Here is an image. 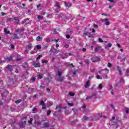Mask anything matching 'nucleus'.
I'll use <instances>...</instances> for the list:
<instances>
[{
  "label": "nucleus",
  "instance_id": "1",
  "mask_svg": "<svg viewBox=\"0 0 129 129\" xmlns=\"http://www.w3.org/2000/svg\"><path fill=\"white\" fill-rule=\"evenodd\" d=\"M24 28H21L20 29H16L15 30V32L16 33H19V35L18 34H14V37L15 39H21L22 37L24 35L23 34V32H24Z\"/></svg>",
  "mask_w": 129,
  "mask_h": 129
},
{
  "label": "nucleus",
  "instance_id": "2",
  "mask_svg": "<svg viewBox=\"0 0 129 129\" xmlns=\"http://www.w3.org/2000/svg\"><path fill=\"white\" fill-rule=\"evenodd\" d=\"M103 71H108V69L106 68L105 69H103V70H101L99 71V73L100 74H104V76H103L104 79H107L108 76L106 74L102 73V72H103Z\"/></svg>",
  "mask_w": 129,
  "mask_h": 129
},
{
  "label": "nucleus",
  "instance_id": "3",
  "mask_svg": "<svg viewBox=\"0 0 129 129\" xmlns=\"http://www.w3.org/2000/svg\"><path fill=\"white\" fill-rule=\"evenodd\" d=\"M61 108H62V105H58L56 106V111L54 112L53 115H56L58 112H60L61 111Z\"/></svg>",
  "mask_w": 129,
  "mask_h": 129
},
{
  "label": "nucleus",
  "instance_id": "4",
  "mask_svg": "<svg viewBox=\"0 0 129 129\" xmlns=\"http://www.w3.org/2000/svg\"><path fill=\"white\" fill-rule=\"evenodd\" d=\"M50 51H51V52H53V53H55L56 54H57V53H59V50L55 49L54 47V45L51 46Z\"/></svg>",
  "mask_w": 129,
  "mask_h": 129
},
{
  "label": "nucleus",
  "instance_id": "5",
  "mask_svg": "<svg viewBox=\"0 0 129 129\" xmlns=\"http://www.w3.org/2000/svg\"><path fill=\"white\" fill-rule=\"evenodd\" d=\"M101 21L103 23H105L106 26H108L109 25V21H108V19H101Z\"/></svg>",
  "mask_w": 129,
  "mask_h": 129
},
{
  "label": "nucleus",
  "instance_id": "6",
  "mask_svg": "<svg viewBox=\"0 0 129 129\" xmlns=\"http://www.w3.org/2000/svg\"><path fill=\"white\" fill-rule=\"evenodd\" d=\"M40 105H42V109H46V104H45V102H44L43 101H40Z\"/></svg>",
  "mask_w": 129,
  "mask_h": 129
},
{
  "label": "nucleus",
  "instance_id": "7",
  "mask_svg": "<svg viewBox=\"0 0 129 129\" xmlns=\"http://www.w3.org/2000/svg\"><path fill=\"white\" fill-rule=\"evenodd\" d=\"M116 68H117V70H118V71L119 75L120 76H121V75H122V72H121V70L120 69V67L117 66L116 67Z\"/></svg>",
  "mask_w": 129,
  "mask_h": 129
},
{
  "label": "nucleus",
  "instance_id": "8",
  "mask_svg": "<svg viewBox=\"0 0 129 129\" xmlns=\"http://www.w3.org/2000/svg\"><path fill=\"white\" fill-rule=\"evenodd\" d=\"M5 68L9 71H12V70H13V69H14V68L13 67V66H12L11 65H8V66H6Z\"/></svg>",
  "mask_w": 129,
  "mask_h": 129
},
{
  "label": "nucleus",
  "instance_id": "9",
  "mask_svg": "<svg viewBox=\"0 0 129 129\" xmlns=\"http://www.w3.org/2000/svg\"><path fill=\"white\" fill-rule=\"evenodd\" d=\"M8 95H9V92H8V91L7 90H5V91H4L3 93H2L1 94V95H2V96H5V97H7Z\"/></svg>",
  "mask_w": 129,
  "mask_h": 129
},
{
  "label": "nucleus",
  "instance_id": "10",
  "mask_svg": "<svg viewBox=\"0 0 129 129\" xmlns=\"http://www.w3.org/2000/svg\"><path fill=\"white\" fill-rule=\"evenodd\" d=\"M26 123H27L26 121L19 123V125L20 127H25V125H26Z\"/></svg>",
  "mask_w": 129,
  "mask_h": 129
},
{
  "label": "nucleus",
  "instance_id": "11",
  "mask_svg": "<svg viewBox=\"0 0 129 129\" xmlns=\"http://www.w3.org/2000/svg\"><path fill=\"white\" fill-rule=\"evenodd\" d=\"M100 50H103L101 46H98V47L95 48V53H97V52H98V51H100Z\"/></svg>",
  "mask_w": 129,
  "mask_h": 129
},
{
  "label": "nucleus",
  "instance_id": "12",
  "mask_svg": "<svg viewBox=\"0 0 129 129\" xmlns=\"http://www.w3.org/2000/svg\"><path fill=\"white\" fill-rule=\"evenodd\" d=\"M14 20L15 21L16 24H19L20 23V18L19 17H14Z\"/></svg>",
  "mask_w": 129,
  "mask_h": 129
},
{
  "label": "nucleus",
  "instance_id": "13",
  "mask_svg": "<svg viewBox=\"0 0 129 129\" xmlns=\"http://www.w3.org/2000/svg\"><path fill=\"white\" fill-rule=\"evenodd\" d=\"M55 7H56L57 10H60V3L56 2Z\"/></svg>",
  "mask_w": 129,
  "mask_h": 129
},
{
  "label": "nucleus",
  "instance_id": "14",
  "mask_svg": "<svg viewBox=\"0 0 129 129\" xmlns=\"http://www.w3.org/2000/svg\"><path fill=\"white\" fill-rule=\"evenodd\" d=\"M63 80H64V77H62V76L58 77V81H59V82H62V81H63Z\"/></svg>",
  "mask_w": 129,
  "mask_h": 129
},
{
  "label": "nucleus",
  "instance_id": "15",
  "mask_svg": "<svg viewBox=\"0 0 129 129\" xmlns=\"http://www.w3.org/2000/svg\"><path fill=\"white\" fill-rule=\"evenodd\" d=\"M64 5L67 8H70V7H71V4L67 2H64Z\"/></svg>",
  "mask_w": 129,
  "mask_h": 129
},
{
  "label": "nucleus",
  "instance_id": "16",
  "mask_svg": "<svg viewBox=\"0 0 129 129\" xmlns=\"http://www.w3.org/2000/svg\"><path fill=\"white\" fill-rule=\"evenodd\" d=\"M89 85H90V81H88L85 84V88H87L89 86Z\"/></svg>",
  "mask_w": 129,
  "mask_h": 129
},
{
  "label": "nucleus",
  "instance_id": "17",
  "mask_svg": "<svg viewBox=\"0 0 129 129\" xmlns=\"http://www.w3.org/2000/svg\"><path fill=\"white\" fill-rule=\"evenodd\" d=\"M43 126L44 127H48L50 126V124L48 122H44L43 124Z\"/></svg>",
  "mask_w": 129,
  "mask_h": 129
},
{
  "label": "nucleus",
  "instance_id": "18",
  "mask_svg": "<svg viewBox=\"0 0 129 129\" xmlns=\"http://www.w3.org/2000/svg\"><path fill=\"white\" fill-rule=\"evenodd\" d=\"M7 60L8 61H12L13 60V56L11 55L9 57H7Z\"/></svg>",
  "mask_w": 129,
  "mask_h": 129
},
{
  "label": "nucleus",
  "instance_id": "19",
  "mask_svg": "<svg viewBox=\"0 0 129 129\" xmlns=\"http://www.w3.org/2000/svg\"><path fill=\"white\" fill-rule=\"evenodd\" d=\"M36 40L38 42H40L42 40V37L39 36L37 37Z\"/></svg>",
  "mask_w": 129,
  "mask_h": 129
},
{
  "label": "nucleus",
  "instance_id": "20",
  "mask_svg": "<svg viewBox=\"0 0 129 129\" xmlns=\"http://www.w3.org/2000/svg\"><path fill=\"white\" fill-rule=\"evenodd\" d=\"M103 88V85H102V84H100L99 85V89H100V90H101V89H102Z\"/></svg>",
  "mask_w": 129,
  "mask_h": 129
},
{
  "label": "nucleus",
  "instance_id": "21",
  "mask_svg": "<svg viewBox=\"0 0 129 129\" xmlns=\"http://www.w3.org/2000/svg\"><path fill=\"white\" fill-rule=\"evenodd\" d=\"M41 62L43 64H47V63H48V60H44V59H42Z\"/></svg>",
  "mask_w": 129,
  "mask_h": 129
},
{
  "label": "nucleus",
  "instance_id": "22",
  "mask_svg": "<svg viewBox=\"0 0 129 129\" xmlns=\"http://www.w3.org/2000/svg\"><path fill=\"white\" fill-rule=\"evenodd\" d=\"M36 48V49H37V50H40V49H41L42 46L40 45H37Z\"/></svg>",
  "mask_w": 129,
  "mask_h": 129
},
{
  "label": "nucleus",
  "instance_id": "23",
  "mask_svg": "<svg viewBox=\"0 0 129 129\" xmlns=\"http://www.w3.org/2000/svg\"><path fill=\"white\" fill-rule=\"evenodd\" d=\"M56 75H58L59 76H61L62 75V72L58 71L57 73H56Z\"/></svg>",
  "mask_w": 129,
  "mask_h": 129
},
{
  "label": "nucleus",
  "instance_id": "24",
  "mask_svg": "<svg viewBox=\"0 0 129 129\" xmlns=\"http://www.w3.org/2000/svg\"><path fill=\"white\" fill-rule=\"evenodd\" d=\"M34 67L35 68L40 67V63H34Z\"/></svg>",
  "mask_w": 129,
  "mask_h": 129
},
{
  "label": "nucleus",
  "instance_id": "25",
  "mask_svg": "<svg viewBox=\"0 0 129 129\" xmlns=\"http://www.w3.org/2000/svg\"><path fill=\"white\" fill-rule=\"evenodd\" d=\"M53 104V103L51 101L47 102V105L48 106H51V105Z\"/></svg>",
  "mask_w": 129,
  "mask_h": 129
},
{
  "label": "nucleus",
  "instance_id": "26",
  "mask_svg": "<svg viewBox=\"0 0 129 129\" xmlns=\"http://www.w3.org/2000/svg\"><path fill=\"white\" fill-rule=\"evenodd\" d=\"M82 108L83 109V111L84 112H85V111H86V106H85V105H84L82 106Z\"/></svg>",
  "mask_w": 129,
  "mask_h": 129
},
{
  "label": "nucleus",
  "instance_id": "27",
  "mask_svg": "<svg viewBox=\"0 0 129 129\" xmlns=\"http://www.w3.org/2000/svg\"><path fill=\"white\" fill-rule=\"evenodd\" d=\"M99 61H100V59L98 57H97L95 60H93V62H98Z\"/></svg>",
  "mask_w": 129,
  "mask_h": 129
},
{
  "label": "nucleus",
  "instance_id": "28",
  "mask_svg": "<svg viewBox=\"0 0 129 129\" xmlns=\"http://www.w3.org/2000/svg\"><path fill=\"white\" fill-rule=\"evenodd\" d=\"M4 32L6 33V34H10V31H8V29H4Z\"/></svg>",
  "mask_w": 129,
  "mask_h": 129
},
{
  "label": "nucleus",
  "instance_id": "29",
  "mask_svg": "<svg viewBox=\"0 0 129 129\" xmlns=\"http://www.w3.org/2000/svg\"><path fill=\"white\" fill-rule=\"evenodd\" d=\"M33 113H36L37 112V108H34L32 110Z\"/></svg>",
  "mask_w": 129,
  "mask_h": 129
},
{
  "label": "nucleus",
  "instance_id": "30",
  "mask_svg": "<svg viewBox=\"0 0 129 129\" xmlns=\"http://www.w3.org/2000/svg\"><path fill=\"white\" fill-rule=\"evenodd\" d=\"M84 120H88V117L86 116H84L83 117Z\"/></svg>",
  "mask_w": 129,
  "mask_h": 129
},
{
  "label": "nucleus",
  "instance_id": "31",
  "mask_svg": "<svg viewBox=\"0 0 129 129\" xmlns=\"http://www.w3.org/2000/svg\"><path fill=\"white\" fill-rule=\"evenodd\" d=\"M97 116H99V117H104V118H106V116H105V115L102 116V115H99L97 114Z\"/></svg>",
  "mask_w": 129,
  "mask_h": 129
},
{
  "label": "nucleus",
  "instance_id": "32",
  "mask_svg": "<svg viewBox=\"0 0 129 129\" xmlns=\"http://www.w3.org/2000/svg\"><path fill=\"white\" fill-rule=\"evenodd\" d=\"M22 101V100L20 99L18 100H17L15 101V103H17V104L20 103V102H21Z\"/></svg>",
  "mask_w": 129,
  "mask_h": 129
},
{
  "label": "nucleus",
  "instance_id": "33",
  "mask_svg": "<svg viewBox=\"0 0 129 129\" xmlns=\"http://www.w3.org/2000/svg\"><path fill=\"white\" fill-rule=\"evenodd\" d=\"M125 111L126 113H128V112H129V108H126L125 109Z\"/></svg>",
  "mask_w": 129,
  "mask_h": 129
},
{
  "label": "nucleus",
  "instance_id": "34",
  "mask_svg": "<svg viewBox=\"0 0 129 129\" xmlns=\"http://www.w3.org/2000/svg\"><path fill=\"white\" fill-rule=\"evenodd\" d=\"M70 95L71 96H74V95H75V94H74L73 92H70Z\"/></svg>",
  "mask_w": 129,
  "mask_h": 129
},
{
  "label": "nucleus",
  "instance_id": "35",
  "mask_svg": "<svg viewBox=\"0 0 129 129\" xmlns=\"http://www.w3.org/2000/svg\"><path fill=\"white\" fill-rule=\"evenodd\" d=\"M43 77V76L42 75H38V79H42Z\"/></svg>",
  "mask_w": 129,
  "mask_h": 129
},
{
  "label": "nucleus",
  "instance_id": "36",
  "mask_svg": "<svg viewBox=\"0 0 129 129\" xmlns=\"http://www.w3.org/2000/svg\"><path fill=\"white\" fill-rule=\"evenodd\" d=\"M120 83H123V84H124V80H123V79H120Z\"/></svg>",
  "mask_w": 129,
  "mask_h": 129
},
{
  "label": "nucleus",
  "instance_id": "37",
  "mask_svg": "<svg viewBox=\"0 0 129 129\" xmlns=\"http://www.w3.org/2000/svg\"><path fill=\"white\" fill-rule=\"evenodd\" d=\"M33 121V118H30V120L28 121L29 123H30V124H32V122Z\"/></svg>",
  "mask_w": 129,
  "mask_h": 129
},
{
  "label": "nucleus",
  "instance_id": "38",
  "mask_svg": "<svg viewBox=\"0 0 129 129\" xmlns=\"http://www.w3.org/2000/svg\"><path fill=\"white\" fill-rule=\"evenodd\" d=\"M45 41L46 42H50V38H46V39H45Z\"/></svg>",
  "mask_w": 129,
  "mask_h": 129
},
{
  "label": "nucleus",
  "instance_id": "39",
  "mask_svg": "<svg viewBox=\"0 0 129 129\" xmlns=\"http://www.w3.org/2000/svg\"><path fill=\"white\" fill-rule=\"evenodd\" d=\"M37 18H38L39 20H43V17L41 16H38Z\"/></svg>",
  "mask_w": 129,
  "mask_h": 129
},
{
  "label": "nucleus",
  "instance_id": "40",
  "mask_svg": "<svg viewBox=\"0 0 129 129\" xmlns=\"http://www.w3.org/2000/svg\"><path fill=\"white\" fill-rule=\"evenodd\" d=\"M32 47V44H29L27 46V48H28V49H31Z\"/></svg>",
  "mask_w": 129,
  "mask_h": 129
},
{
  "label": "nucleus",
  "instance_id": "41",
  "mask_svg": "<svg viewBox=\"0 0 129 129\" xmlns=\"http://www.w3.org/2000/svg\"><path fill=\"white\" fill-rule=\"evenodd\" d=\"M111 66H112V64H111V63L108 62L107 67H109V68H110V67H111Z\"/></svg>",
  "mask_w": 129,
  "mask_h": 129
},
{
  "label": "nucleus",
  "instance_id": "42",
  "mask_svg": "<svg viewBox=\"0 0 129 129\" xmlns=\"http://www.w3.org/2000/svg\"><path fill=\"white\" fill-rule=\"evenodd\" d=\"M11 48H12V49H15V45H14V44H12L11 45Z\"/></svg>",
  "mask_w": 129,
  "mask_h": 129
},
{
  "label": "nucleus",
  "instance_id": "43",
  "mask_svg": "<svg viewBox=\"0 0 129 129\" xmlns=\"http://www.w3.org/2000/svg\"><path fill=\"white\" fill-rule=\"evenodd\" d=\"M99 42L100 43H103V40H102V39L99 38Z\"/></svg>",
  "mask_w": 129,
  "mask_h": 129
},
{
  "label": "nucleus",
  "instance_id": "44",
  "mask_svg": "<svg viewBox=\"0 0 129 129\" xmlns=\"http://www.w3.org/2000/svg\"><path fill=\"white\" fill-rule=\"evenodd\" d=\"M41 57H42V55H38V56L37 57L36 59L40 60V58H41Z\"/></svg>",
  "mask_w": 129,
  "mask_h": 129
},
{
  "label": "nucleus",
  "instance_id": "45",
  "mask_svg": "<svg viewBox=\"0 0 129 129\" xmlns=\"http://www.w3.org/2000/svg\"><path fill=\"white\" fill-rule=\"evenodd\" d=\"M96 78H97V79H102V78L99 77V75H97V76H96Z\"/></svg>",
  "mask_w": 129,
  "mask_h": 129
},
{
  "label": "nucleus",
  "instance_id": "46",
  "mask_svg": "<svg viewBox=\"0 0 129 129\" xmlns=\"http://www.w3.org/2000/svg\"><path fill=\"white\" fill-rule=\"evenodd\" d=\"M21 57H17L16 59L17 62H18V61H21Z\"/></svg>",
  "mask_w": 129,
  "mask_h": 129
},
{
  "label": "nucleus",
  "instance_id": "47",
  "mask_svg": "<svg viewBox=\"0 0 129 129\" xmlns=\"http://www.w3.org/2000/svg\"><path fill=\"white\" fill-rule=\"evenodd\" d=\"M8 21H9L10 22H13V21H14V19H13V18H9L8 19Z\"/></svg>",
  "mask_w": 129,
  "mask_h": 129
},
{
  "label": "nucleus",
  "instance_id": "48",
  "mask_svg": "<svg viewBox=\"0 0 129 129\" xmlns=\"http://www.w3.org/2000/svg\"><path fill=\"white\" fill-rule=\"evenodd\" d=\"M50 113H51V111L49 110L47 111V115H50Z\"/></svg>",
  "mask_w": 129,
  "mask_h": 129
},
{
  "label": "nucleus",
  "instance_id": "49",
  "mask_svg": "<svg viewBox=\"0 0 129 129\" xmlns=\"http://www.w3.org/2000/svg\"><path fill=\"white\" fill-rule=\"evenodd\" d=\"M93 27H94V28H95L96 29H97V28H98V26H97V25H96V24H94Z\"/></svg>",
  "mask_w": 129,
  "mask_h": 129
},
{
  "label": "nucleus",
  "instance_id": "50",
  "mask_svg": "<svg viewBox=\"0 0 129 129\" xmlns=\"http://www.w3.org/2000/svg\"><path fill=\"white\" fill-rule=\"evenodd\" d=\"M27 20L25 19L22 22V25H24V24H25V23H26Z\"/></svg>",
  "mask_w": 129,
  "mask_h": 129
},
{
  "label": "nucleus",
  "instance_id": "51",
  "mask_svg": "<svg viewBox=\"0 0 129 129\" xmlns=\"http://www.w3.org/2000/svg\"><path fill=\"white\" fill-rule=\"evenodd\" d=\"M68 104L69 106H73V104L72 103H68Z\"/></svg>",
  "mask_w": 129,
  "mask_h": 129
},
{
  "label": "nucleus",
  "instance_id": "52",
  "mask_svg": "<svg viewBox=\"0 0 129 129\" xmlns=\"http://www.w3.org/2000/svg\"><path fill=\"white\" fill-rule=\"evenodd\" d=\"M85 63H86V64H89V61L88 60V59H86V60H85Z\"/></svg>",
  "mask_w": 129,
  "mask_h": 129
},
{
  "label": "nucleus",
  "instance_id": "53",
  "mask_svg": "<svg viewBox=\"0 0 129 129\" xmlns=\"http://www.w3.org/2000/svg\"><path fill=\"white\" fill-rule=\"evenodd\" d=\"M112 45L111 43H108L107 44V47H108L109 48H110V47H111Z\"/></svg>",
  "mask_w": 129,
  "mask_h": 129
},
{
  "label": "nucleus",
  "instance_id": "54",
  "mask_svg": "<svg viewBox=\"0 0 129 129\" xmlns=\"http://www.w3.org/2000/svg\"><path fill=\"white\" fill-rule=\"evenodd\" d=\"M66 38L67 39H70V35L68 34L66 35Z\"/></svg>",
  "mask_w": 129,
  "mask_h": 129
},
{
  "label": "nucleus",
  "instance_id": "55",
  "mask_svg": "<svg viewBox=\"0 0 129 129\" xmlns=\"http://www.w3.org/2000/svg\"><path fill=\"white\" fill-rule=\"evenodd\" d=\"M108 2H110V3H113V4H114V3H115L114 2V1H113V0H108Z\"/></svg>",
  "mask_w": 129,
  "mask_h": 129
},
{
  "label": "nucleus",
  "instance_id": "56",
  "mask_svg": "<svg viewBox=\"0 0 129 129\" xmlns=\"http://www.w3.org/2000/svg\"><path fill=\"white\" fill-rule=\"evenodd\" d=\"M35 53H37V51H31V54H35Z\"/></svg>",
  "mask_w": 129,
  "mask_h": 129
},
{
  "label": "nucleus",
  "instance_id": "57",
  "mask_svg": "<svg viewBox=\"0 0 129 129\" xmlns=\"http://www.w3.org/2000/svg\"><path fill=\"white\" fill-rule=\"evenodd\" d=\"M31 80H32V81H35V80H36V78H32L31 79Z\"/></svg>",
  "mask_w": 129,
  "mask_h": 129
},
{
  "label": "nucleus",
  "instance_id": "58",
  "mask_svg": "<svg viewBox=\"0 0 129 129\" xmlns=\"http://www.w3.org/2000/svg\"><path fill=\"white\" fill-rule=\"evenodd\" d=\"M110 106H111V107H112V108H113V109H114V106L113 105V104H110Z\"/></svg>",
  "mask_w": 129,
  "mask_h": 129
},
{
  "label": "nucleus",
  "instance_id": "59",
  "mask_svg": "<svg viewBox=\"0 0 129 129\" xmlns=\"http://www.w3.org/2000/svg\"><path fill=\"white\" fill-rule=\"evenodd\" d=\"M40 7H41V4H39V5H38L37 6V9H39V8H40Z\"/></svg>",
  "mask_w": 129,
  "mask_h": 129
},
{
  "label": "nucleus",
  "instance_id": "60",
  "mask_svg": "<svg viewBox=\"0 0 129 129\" xmlns=\"http://www.w3.org/2000/svg\"><path fill=\"white\" fill-rule=\"evenodd\" d=\"M40 87L41 88H43V89H44V88H45V86H42V85H40Z\"/></svg>",
  "mask_w": 129,
  "mask_h": 129
},
{
  "label": "nucleus",
  "instance_id": "61",
  "mask_svg": "<svg viewBox=\"0 0 129 129\" xmlns=\"http://www.w3.org/2000/svg\"><path fill=\"white\" fill-rule=\"evenodd\" d=\"M55 47H56V48L59 47V44H58V43H56V45H55Z\"/></svg>",
  "mask_w": 129,
  "mask_h": 129
},
{
  "label": "nucleus",
  "instance_id": "62",
  "mask_svg": "<svg viewBox=\"0 0 129 129\" xmlns=\"http://www.w3.org/2000/svg\"><path fill=\"white\" fill-rule=\"evenodd\" d=\"M82 51H83V52H85V51H86V48H83Z\"/></svg>",
  "mask_w": 129,
  "mask_h": 129
},
{
  "label": "nucleus",
  "instance_id": "63",
  "mask_svg": "<svg viewBox=\"0 0 129 129\" xmlns=\"http://www.w3.org/2000/svg\"><path fill=\"white\" fill-rule=\"evenodd\" d=\"M102 16H107V14H106L105 13H103V14H102Z\"/></svg>",
  "mask_w": 129,
  "mask_h": 129
},
{
  "label": "nucleus",
  "instance_id": "64",
  "mask_svg": "<svg viewBox=\"0 0 129 129\" xmlns=\"http://www.w3.org/2000/svg\"><path fill=\"white\" fill-rule=\"evenodd\" d=\"M126 73H127V74H128V73H129V70L128 69L126 70Z\"/></svg>",
  "mask_w": 129,
  "mask_h": 129
}]
</instances>
